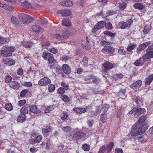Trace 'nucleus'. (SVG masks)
Listing matches in <instances>:
<instances>
[{"mask_svg":"<svg viewBox=\"0 0 153 153\" xmlns=\"http://www.w3.org/2000/svg\"><path fill=\"white\" fill-rule=\"evenodd\" d=\"M146 116H142L140 117L138 122L135 123L132 127L130 133L132 136L135 137L137 135H140L144 133L145 130L146 129L148 126L146 127L147 125L144 124L141 125L146 119Z\"/></svg>","mask_w":153,"mask_h":153,"instance_id":"obj_1","label":"nucleus"},{"mask_svg":"<svg viewBox=\"0 0 153 153\" xmlns=\"http://www.w3.org/2000/svg\"><path fill=\"white\" fill-rule=\"evenodd\" d=\"M19 17L20 21L25 24H28L33 20V17L26 14H19Z\"/></svg>","mask_w":153,"mask_h":153,"instance_id":"obj_2","label":"nucleus"},{"mask_svg":"<svg viewBox=\"0 0 153 153\" xmlns=\"http://www.w3.org/2000/svg\"><path fill=\"white\" fill-rule=\"evenodd\" d=\"M145 109L143 108H140L137 106H136L131 110L129 112L130 114H134V116H137L142 114H144L146 113Z\"/></svg>","mask_w":153,"mask_h":153,"instance_id":"obj_3","label":"nucleus"},{"mask_svg":"<svg viewBox=\"0 0 153 153\" xmlns=\"http://www.w3.org/2000/svg\"><path fill=\"white\" fill-rule=\"evenodd\" d=\"M147 53L144 56H143V59H147L148 61H150L151 58L153 57V45H152L149 46L146 49Z\"/></svg>","mask_w":153,"mask_h":153,"instance_id":"obj_4","label":"nucleus"},{"mask_svg":"<svg viewBox=\"0 0 153 153\" xmlns=\"http://www.w3.org/2000/svg\"><path fill=\"white\" fill-rule=\"evenodd\" d=\"M114 146L113 143L111 142L106 147L105 145H103L100 148L98 153H109L111 151Z\"/></svg>","mask_w":153,"mask_h":153,"instance_id":"obj_5","label":"nucleus"},{"mask_svg":"<svg viewBox=\"0 0 153 153\" xmlns=\"http://www.w3.org/2000/svg\"><path fill=\"white\" fill-rule=\"evenodd\" d=\"M42 56L45 60L48 61V63L49 64L53 63L54 61L53 55L49 53L43 52Z\"/></svg>","mask_w":153,"mask_h":153,"instance_id":"obj_6","label":"nucleus"},{"mask_svg":"<svg viewBox=\"0 0 153 153\" xmlns=\"http://www.w3.org/2000/svg\"><path fill=\"white\" fill-rule=\"evenodd\" d=\"M63 33H65V34L60 35L58 34H56L53 35V37L54 38L58 39H67L69 36V33L66 30H63Z\"/></svg>","mask_w":153,"mask_h":153,"instance_id":"obj_7","label":"nucleus"},{"mask_svg":"<svg viewBox=\"0 0 153 153\" xmlns=\"http://www.w3.org/2000/svg\"><path fill=\"white\" fill-rule=\"evenodd\" d=\"M51 83V80L47 77H44L40 80L38 84L41 86H46Z\"/></svg>","mask_w":153,"mask_h":153,"instance_id":"obj_8","label":"nucleus"},{"mask_svg":"<svg viewBox=\"0 0 153 153\" xmlns=\"http://www.w3.org/2000/svg\"><path fill=\"white\" fill-rule=\"evenodd\" d=\"M102 65L103 66L102 71L105 72H107L108 71L111 69L113 67L112 64L108 61L105 62Z\"/></svg>","mask_w":153,"mask_h":153,"instance_id":"obj_9","label":"nucleus"},{"mask_svg":"<svg viewBox=\"0 0 153 153\" xmlns=\"http://www.w3.org/2000/svg\"><path fill=\"white\" fill-rule=\"evenodd\" d=\"M20 2L22 7L23 9H27L32 8L31 5L24 0H20Z\"/></svg>","mask_w":153,"mask_h":153,"instance_id":"obj_10","label":"nucleus"},{"mask_svg":"<svg viewBox=\"0 0 153 153\" xmlns=\"http://www.w3.org/2000/svg\"><path fill=\"white\" fill-rule=\"evenodd\" d=\"M12 53L4 49L0 50V55L3 57H7L11 56Z\"/></svg>","mask_w":153,"mask_h":153,"instance_id":"obj_11","label":"nucleus"},{"mask_svg":"<svg viewBox=\"0 0 153 153\" xmlns=\"http://www.w3.org/2000/svg\"><path fill=\"white\" fill-rule=\"evenodd\" d=\"M150 42H148L140 45L137 48V52L138 53H139V51L145 49L147 46L150 45Z\"/></svg>","mask_w":153,"mask_h":153,"instance_id":"obj_12","label":"nucleus"},{"mask_svg":"<svg viewBox=\"0 0 153 153\" xmlns=\"http://www.w3.org/2000/svg\"><path fill=\"white\" fill-rule=\"evenodd\" d=\"M2 61L4 64H6L8 66H11L14 65L15 64V60L10 58L3 59Z\"/></svg>","mask_w":153,"mask_h":153,"instance_id":"obj_13","label":"nucleus"},{"mask_svg":"<svg viewBox=\"0 0 153 153\" xmlns=\"http://www.w3.org/2000/svg\"><path fill=\"white\" fill-rule=\"evenodd\" d=\"M58 13L61 14L62 16H69L71 14V12L70 10L63 9L58 10Z\"/></svg>","mask_w":153,"mask_h":153,"instance_id":"obj_14","label":"nucleus"},{"mask_svg":"<svg viewBox=\"0 0 153 153\" xmlns=\"http://www.w3.org/2000/svg\"><path fill=\"white\" fill-rule=\"evenodd\" d=\"M51 130V127L46 126L45 128H42V131L43 135L45 137H47L48 135V133L50 132Z\"/></svg>","mask_w":153,"mask_h":153,"instance_id":"obj_15","label":"nucleus"},{"mask_svg":"<svg viewBox=\"0 0 153 153\" xmlns=\"http://www.w3.org/2000/svg\"><path fill=\"white\" fill-rule=\"evenodd\" d=\"M85 133L81 132L79 131L75 132L74 134V137L76 139H79L85 136Z\"/></svg>","mask_w":153,"mask_h":153,"instance_id":"obj_16","label":"nucleus"},{"mask_svg":"<svg viewBox=\"0 0 153 153\" xmlns=\"http://www.w3.org/2000/svg\"><path fill=\"white\" fill-rule=\"evenodd\" d=\"M63 72L66 74H69L71 73V68L67 64H65L62 65Z\"/></svg>","mask_w":153,"mask_h":153,"instance_id":"obj_17","label":"nucleus"},{"mask_svg":"<svg viewBox=\"0 0 153 153\" xmlns=\"http://www.w3.org/2000/svg\"><path fill=\"white\" fill-rule=\"evenodd\" d=\"M102 50L111 53H113L115 51L113 47L109 46H105Z\"/></svg>","mask_w":153,"mask_h":153,"instance_id":"obj_18","label":"nucleus"},{"mask_svg":"<svg viewBox=\"0 0 153 153\" xmlns=\"http://www.w3.org/2000/svg\"><path fill=\"white\" fill-rule=\"evenodd\" d=\"M59 4L60 5L63 6L71 7L73 5V2L70 1H65L61 2Z\"/></svg>","mask_w":153,"mask_h":153,"instance_id":"obj_19","label":"nucleus"},{"mask_svg":"<svg viewBox=\"0 0 153 153\" xmlns=\"http://www.w3.org/2000/svg\"><path fill=\"white\" fill-rule=\"evenodd\" d=\"M74 112L79 114H82L85 112L86 109L84 108H75L73 109Z\"/></svg>","mask_w":153,"mask_h":153,"instance_id":"obj_20","label":"nucleus"},{"mask_svg":"<svg viewBox=\"0 0 153 153\" xmlns=\"http://www.w3.org/2000/svg\"><path fill=\"white\" fill-rule=\"evenodd\" d=\"M10 87L14 89H18L19 87V83L16 82H12L9 84Z\"/></svg>","mask_w":153,"mask_h":153,"instance_id":"obj_21","label":"nucleus"},{"mask_svg":"<svg viewBox=\"0 0 153 153\" xmlns=\"http://www.w3.org/2000/svg\"><path fill=\"white\" fill-rule=\"evenodd\" d=\"M2 49L7 50L11 52H14L16 50V48L15 47L12 46H9L7 45L4 46L2 47Z\"/></svg>","mask_w":153,"mask_h":153,"instance_id":"obj_22","label":"nucleus"},{"mask_svg":"<svg viewBox=\"0 0 153 153\" xmlns=\"http://www.w3.org/2000/svg\"><path fill=\"white\" fill-rule=\"evenodd\" d=\"M105 24V22L101 21L98 23L97 26H95L94 27V28L95 29L102 28L104 27Z\"/></svg>","mask_w":153,"mask_h":153,"instance_id":"obj_23","label":"nucleus"},{"mask_svg":"<svg viewBox=\"0 0 153 153\" xmlns=\"http://www.w3.org/2000/svg\"><path fill=\"white\" fill-rule=\"evenodd\" d=\"M30 111L32 113L38 114L39 111H38L36 106L35 105H30L29 106Z\"/></svg>","mask_w":153,"mask_h":153,"instance_id":"obj_24","label":"nucleus"},{"mask_svg":"<svg viewBox=\"0 0 153 153\" xmlns=\"http://www.w3.org/2000/svg\"><path fill=\"white\" fill-rule=\"evenodd\" d=\"M26 116L24 114H22L18 116L17 117V121L21 123L24 122L26 118Z\"/></svg>","mask_w":153,"mask_h":153,"instance_id":"obj_25","label":"nucleus"},{"mask_svg":"<svg viewBox=\"0 0 153 153\" xmlns=\"http://www.w3.org/2000/svg\"><path fill=\"white\" fill-rule=\"evenodd\" d=\"M33 45V43L30 42H24L22 43V45L27 48H30Z\"/></svg>","mask_w":153,"mask_h":153,"instance_id":"obj_26","label":"nucleus"},{"mask_svg":"<svg viewBox=\"0 0 153 153\" xmlns=\"http://www.w3.org/2000/svg\"><path fill=\"white\" fill-rule=\"evenodd\" d=\"M62 24L63 26L67 27L71 25V23L70 20L68 19H65L62 20Z\"/></svg>","mask_w":153,"mask_h":153,"instance_id":"obj_27","label":"nucleus"},{"mask_svg":"<svg viewBox=\"0 0 153 153\" xmlns=\"http://www.w3.org/2000/svg\"><path fill=\"white\" fill-rule=\"evenodd\" d=\"M125 89H121L118 93V94L121 98L123 99L126 97L125 96Z\"/></svg>","mask_w":153,"mask_h":153,"instance_id":"obj_28","label":"nucleus"},{"mask_svg":"<svg viewBox=\"0 0 153 153\" xmlns=\"http://www.w3.org/2000/svg\"><path fill=\"white\" fill-rule=\"evenodd\" d=\"M142 81L141 80H138L132 84V87L139 88L140 87Z\"/></svg>","mask_w":153,"mask_h":153,"instance_id":"obj_29","label":"nucleus"},{"mask_svg":"<svg viewBox=\"0 0 153 153\" xmlns=\"http://www.w3.org/2000/svg\"><path fill=\"white\" fill-rule=\"evenodd\" d=\"M153 79V75H152L150 76L146 79L145 82L146 85H149Z\"/></svg>","mask_w":153,"mask_h":153,"instance_id":"obj_30","label":"nucleus"},{"mask_svg":"<svg viewBox=\"0 0 153 153\" xmlns=\"http://www.w3.org/2000/svg\"><path fill=\"white\" fill-rule=\"evenodd\" d=\"M118 26L121 29H125L127 27V23L123 22H119L118 24Z\"/></svg>","mask_w":153,"mask_h":153,"instance_id":"obj_31","label":"nucleus"},{"mask_svg":"<svg viewBox=\"0 0 153 153\" xmlns=\"http://www.w3.org/2000/svg\"><path fill=\"white\" fill-rule=\"evenodd\" d=\"M135 9H142L144 8V6L138 3H136L134 4L133 5Z\"/></svg>","mask_w":153,"mask_h":153,"instance_id":"obj_32","label":"nucleus"},{"mask_svg":"<svg viewBox=\"0 0 153 153\" xmlns=\"http://www.w3.org/2000/svg\"><path fill=\"white\" fill-rule=\"evenodd\" d=\"M5 109L8 111H11L13 109V106L12 104L10 103H7L5 104Z\"/></svg>","mask_w":153,"mask_h":153,"instance_id":"obj_33","label":"nucleus"},{"mask_svg":"<svg viewBox=\"0 0 153 153\" xmlns=\"http://www.w3.org/2000/svg\"><path fill=\"white\" fill-rule=\"evenodd\" d=\"M20 112L22 114H24L25 115V114L28 113V109L26 107L24 106L21 109Z\"/></svg>","mask_w":153,"mask_h":153,"instance_id":"obj_34","label":"nucleus"},{"mask_svg":"<svg viewBox=\"0 0 153 153\" xmlns=\"http://www.w3.org/2000/svg\"><path fill=\"white\" fill-rule=\"evenodd\" d=\"M82 148L84 151H88L90 149V146L87 144H83L82 145Z\"/></svg>","mask_w":153,"mask_h":153,"instance_id":"obj_35","label":"nucleus"},{"mask_svg":"<svg viewBox=\"0 0 153 153\" xmlns=\"http://www.w3.org/2000/svg\"><path fill=\"white\" fill-rule=\"evenodd\" d=\"M41 28L37 25H33L32 27V29L35 32H38L40 31Z\"/></svg>","mask_w":153,"mask_h":153,"instance_id":"obj_36","label":"nucleus"},{"mask_svg":"<svg viewBox=\"0 0 153 153\" xmlns=\"http://www.w3.org/2000/svg\"><path fill=\"white\" fill-rule=\"evenodd\" d=\"M126 7V2H123L119 4L118 7L119 8L122 10L125 9Z\"/></svg>","mask_w":153,"mask_h":153,"instance_id":"obj_37","label":"nucleus"},{"mask_svg":"<svg viewBox=\"0 0 153 153\" xmlns=\"http://www.w3.org/2000/svg\"><path fill=\"white\" fill-rule=\"evenodd\" d=\"M109 105L108 104L102 105V111L104 112H106L109 108Z\"/></svg>","mask_w":153,"mask_h":153,"instance_id":"obj_38","label":"nucleus"},{"mask_svg":"<svg viewBox=\"0 0 153 153\" xmlns=\"http://www.w3.org/2000/svg\"><path fill=\"white\" fill-rule=\"evenodd\" d=\"M107 118V114L104 113L101 115L100 119L101 121L104 123Z\"/></svg>","mask_w":153,"mask_h":153,"instance_id":"obj_39","label":"nucleus"},{"mask_svg":"<svg viewBox=\"0 0 153 153\" xmlns=\"http://www.w3.org/2000/svg\"><path fill=\"white\" fill-rule=\"evenodd\" d=\"M143 64L141 59H138L134 62V64L136 66H142Z\"/></svg>","mask_w":153,"mask_h":153,"instance_id":"obj_40","label":"nucleus"},{"mask_svg":"<svg viewBox=\"0 0 153 153\" xmlns=\"http://www.w3.org/2000/svg\"><path fill=\"white\" fill-rule=\"evenodd\" d=\"M62 98L63 101L65 102H68L70 101V98L68 96L63 95L62 96Z\"/></svg>","mask_w":153,"mask_h":153,"instance_id":"obj_41","label":"nucleus"},{"mask_svg":"<svg viewBox=\"0 0 153 153\" xmlns=\"http://www.w3.org/2000/svg\"><path fill=\"white\" fill-rule=\"evenodd\" d=\"M62 129L64 132H68L71 130V128L70 126H66L62 128Z\"/></svg>","mask_w":153,"mask_h":153,"instance_id":"obj_42","label":"nucleus"},{"mask_svg":"<svg viewBox=\"0 0 153 153\" xmlns=\"http://www.w3.org/2000/svg\"><path fill=\"white\" fill-rule=\"evenodd\" d=\"M49 91L50 92H52L55 89V86L52 84H50L49 85Z\"/></svg>","mask_w":153,"mask_h":153,"instance_id":"obj_43","label":"nucleus"},{"mask_svg":"<svg viewBox=\"0 0 153 153\" xmlns=\"http://www.w3.org/2000/svg\"><path fill=\"white\" fill-rule=\"evenodd\" d=\"M91 79L92 80V81L93 82L97 84L100 81V79L98 78L97 77H94V78L93 77L92 78H91L90 79L88 78V79Z\"/></svg>","mask_w":153,"mask_h":153,"instance_id":"obj_44","label":"nucleus"},{"mask_svg":"<svg viewBox=\"0 0 153 153\" xmlns=\"http://www.w3.org/2000/svg\"><path fill=\"white\" fill-rule=\"evenodd\" d=\"M38 22L41 24L43 25H46L48 22V21L45 19H39L38 20Z\"/></svg>","mask_w":153,"mask_h":153,"instance_id":"obj_45","label":"nucleus"},{"mask_svg":"<svg viewBox=\"0 0 153 153\" xmlns=\"http://www.w3.org/2000/svg\"><path fill=\"white\" fill-rule=\"evenodd\" d=\"M42 139V137L41 135L37 136L36 138L34 139L36 143H39Z\"/></svg>","mask_w":153,"mask_h":153,"instance_id":"obj_46","label":"nucleus"},{"mask_svg":"<svg viewBox=\"0 0 153 153\" xmlns=\"http://www.w3.org/2000/svg\"><path fill=\"white\" fill-rule=\"evenodd\" d=\"M104 33L105 35H108L111 36H113L115 35L114 33H113L109 31H105L104 32Z\"/></svg>","mask_w":153,"mask_h":153,"instance_id":"obj_47","label":"nucleus"},{"mask_svg":"<svg viewBox=\"0 0 153 153\" xmlns=\"http://www.w3.org/2000/svg\"><path fill=\"white\" fill-rule=\"evenodd\" d=\"M12 79V77L10 76H8L6 78L5 82L6 83H9L10 82Z\"/></svg>","mask_w":153,"mask_h":153,"instance_id":"obj_48","label":"nucleus"},{"mask_svg":"<svg viewBox=\"0 0 153 153\" xmlns=\"http://www.w3.org/2000/svg\"><path fill=\"white\" fill-rule=\"evenodd\" d=\"M27 89H25L24 90H23L20 93V96L21 97H23L25 95V94L27 93Z\"/></svg>","mask_w":153,"mask_h":153,"instance_id":"obj_49","label":"nucleus"},{"mask_svg":"<svg viewBox=\"0 0 153 153\" xmlns=\"http://www.w3.org/2000/svg\"><path fill=\"white\" fill-rule=\"evenodd\" d=\"M12 22L15 24H17L18 22V19L15 16H12L11 18Z\"/></svg>","mask_w":153,"mask_h":153,"instance_id":"obj_50","label":"nucleus"},{"mask_svg":"<svg viewBox=\"0 0 153 153\" xmlns=\"http://www.w3.org/2000/svg\"><path fill=\"white\" fill-rule=\"evenodd\" d=\"M136 97V98H135L134 100L135 102L137 104H139L142 100V99L140 97Z\"/></svg>","mask_w":153,"mask_h":153,"instance_id":"obj_51","label":"nucleus"},{"mask_svg":"<svg viewBox=\"0 0 153 153\" xmlns=\"http://www.w3.org/2000/svg\"><path fill=\"white\" fill-rule=\"evenodd\" d=\"M136 46V45L134 44L130 46L127 48V50L128 51H130L133 50Z\"/></svg>","mask_w":153,"mask_h":153,"instance_id":"obj_52","label":"nucleus"},{"mask_svg":"<svg viewBox=\"0 0 153 153\" xmlns=\"http://www.w3.org/2000/svg\"><path fill=\"white\" fill-rule=\"evenodd\" d=\"M138 140L140 142H145L146 140L144 138L143 136L139 137H138Z\"/></svg>","mask_w":153,"mask_h":153,"instance_id":"obj_53","label":"nucleus"},{"mask_svg":"<svg viewBox=\"0 0 153 153\" xmlns=\"http://www.w3.org/2000/svg\"><path fill=\"white\" fill-rule=\"evenodd\" d=\"M61 85L62 87V88H63L64 90H67L68 89V86L64 82H62Z\"/></svg>","mask_w":153,"mask_h":153,"instance_id":"obj_54","label":"nucleus"},{"mask_svg":"<svg viewBox=\"0 0 153 153\" xmlns=\"http://www.w3.org/2000/svg\"><path fill=\"white\" fill-rule=\"evenodd\" d=\"M118 53L120 55H124L126 54V52L123 49H118Z\"/></svg>","mask_w":153,"mask_h":153,"instance_id":"obj_55","label":"nucleus"},{"mask_svg":"<svg viewBox=\"0 0 153 153\" xmlns=\"http://www.w3.org/2000/svg\"><path fill=\"white\" fill-rule=\"evenodd\" d=\"M102 111V105L99 106L97 107L96 108V112L97 113H100L101 111Z\"/></svg>","mask_w":153,"mask_h":153,"instance_id":"obj_56","label":"nucleus"},{"mask_svg":"<svg viewBox=\"0 0 153 153\" xmlns=\"http://www.w3.org/2000/svg\"><path fill=\"white\" fill-rule=\"evenodd\" d=\"M105 26L106 29H110L112 27V25L110 22H108L107 24L105 23Z\"/></svg>","mask_w":153,"mask_h":153,"instance_id":"obj_57","label":"nucleus"},{"mask_svg":"<svg viewBox=\"0 0 153 153\" xmlns=\"http://www.w3.org/2000/svg\"><path fill=\"white\" fill-rule=\"evenodd\" d=\"M49 51L51 53H56L57 52V49H55L54 48H52L49 49Z\"/></svg>","mask_w":153,"mask_h":153,"instance_id":"obj_58","label":"nucleus"},{"mask_svg":"<svg viewBox=\"0 0 153 153\" xmlns=\"http://www.w3.org/2000/svg\"><path fill=\"white\" fill-rule=\"evenodd\" d=\"M62 120H68V115L66 114H63V115L61 117Z\"/></svg>","mask_w":153,"mask_h":153,"instance_id":"obj_59","label":"nucleus"},{"mask_svg":"<svg viewBox=\"0 0 153 153\" xmlns=\"http://www.w3.org/2000/svg\"><path fill=\"white\" fill-rule=\"evenodd\" d=\"M26 102L25 100H20L19 102V105L21 106H22Z\"/></svg>","mask_w":153,"mask_h":153,"instance_id":"obj_60","label":"nucleus"},{"mask_svg":"<svg viewBox=\"0 0 153 153\" xmlns=\"http://www.w3.org/2000/svg\"><path fill=\"white\" fill-rule=\"evenodd\" d=\"M6 42V40L2 36H0V43L2 44L5 43Z\"/></svg>","mask_w":153,"mask_h":153,"instance_id":"obj_61","label":"nucleus"},{"mask_svg":"<svg viewBox=\"0 0 153 153\" xmlns=\"http://www.w3.org/2000/svg\"><path fill=\"white\" fill-rule=\"evenodd\" d=\"M150 30V29L148 28L147 26H146L143 30V32L144 33L146 34Z\"/></svg>","mask_w":153,"mask_h":153,"instance_id":"obj_62","label":"nucleus"},{"mask_svg":"<svg viewBox=\"0 0 153 153\" xmlns=\"http://www.w3.org/2000/svg\"><path fill=\"white\" fill-rule=\"evenodd\" d=\"M65 92L63 88H60L58 89V93L59 94H62Z\"/></svg>","mask_w":153,"mask_h":153,"instance_id":"obj_63","label":"nucleus"},{"mask_svg":"<svg viewBox=\"0 0 153 153\" xmlns=\"http://www.w3.org/2000/svg\"><path fill=\"white\" fill-rule=\"evenodd\" d=\"M88 59L87 57H84L83 58L82 62L84 65L87 64Z\"/></svg>","mask_w":153,"mask_h":153,"instance_id":"obj_64","label":"nucleus"}]
</instances>
